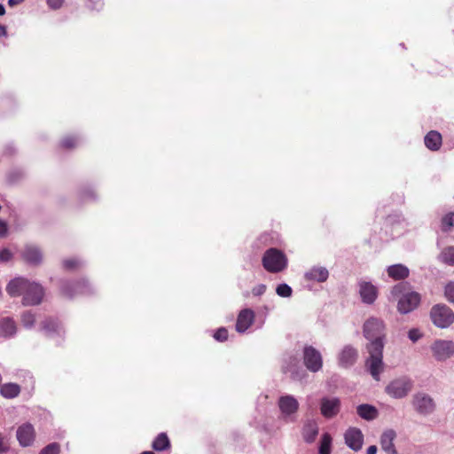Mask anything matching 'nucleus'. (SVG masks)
I'll return each instance as SVG.
<instances>
[{
	"mask_svg": "<svg viewBox=\"0 0 454 454\" xmlns=\"http://www.w3.org/2000/svg\"><path fill=\"white\" fill-rule=\"evenodd\" d=\"M6 292L11 297L22 296L24 306L38 305L44 296V289L39 283L22 277L12 279L6 286Z\"/></svg>",
	"mask_w": 454,
	"mask_h": 454,
	"instance_id": "obj_1",
	"label": "nucleus"
},
{
	"mask_svg": "<svg viewBox=\"0 0 454 454\" xmlns=\"http://www.w3.org/2000/svg\"><path fill=\"white\" fill-rule=\"evenodd\" d=\"M404 284L395 285L391 290V295L398 299L397 309L402 314H407L415 309L420 301V296L416 292H405Z\"/></svg>",
	"mask_w": 454,
	"mask_h": 454,
	"instance_id": "obj_2",
	"label": "nucleus"
},
{
	"mask_svg": "<svg viewBox=\"0 0 454 454\" xmlns=\"http://www.w3.org/2000/svg\"><path fill=\"white\" fill-rule=\"evenodd\" d=\"M383 348L384 343L380 341L366 345L369 357L366 359L365 366L375 380H380L383 371Z\"/></svg>",
	"mask_w": 454,
	"mask_h": 454,
	"instance_id": "obj_3",
	"label": "nucleus"
},
{
	"mask_svg": "<svg viewBox=\"0 0 454 454\" xmlns=\"http://www.w3.org/2000/svg\"><path fill=\"white\" fill-rule=\"evenodd\" d=\"M262 264L266 271L279 273L287 268L288 259L281 250L272 247L263 253Z\"/></svg>",
	"mask_w": 454,
	"mask_h": 454,
	"instance_id": "obj_4",
	"label": "nucleus"
},
{
	"mask_svg": "<svg viewBox=\"0 0 454 454\" xmlns=\"http://www.w3.org/2000/svg\"><path fill=\"white\" fill-rule=\"evenodd\" d=\"M385 331L386 325L384 321L376 317H370L365 320L363 325L364 336L370 341L369 343H374L376 341L384 343Z\"/></svg>",
	"mask_w": 454,
	"mask_h": 454,
	"instance_id": "obj_5",
	"label": "nucleus"
},
{
	"mask_svg": "<svg viewBox=\"0 0 454 454\" xmlns=\"http://www.w3.org/2000/svg\"><path fill=\"white\" fill-rule=\"evenodd\" d=\"M413 387V381L407 376L391 380L385 387V393L395 399L406 397Z\"/></svg>",
	"mask_w": 454,
	"mask_h": 454,
	"instance_id": "obj_6",
	"label": "nucleus"
},
{
	"mask_svg": "<svg viewBox=\"0 0 454 454\" xmlns=\"http://www.w3.org/2000/svg\"><path fill=\"white\" fill-rule=\"evenodd\" d=\"M411 405L415 411L421 416H429L436 409L434 398L425 392H417L412 395Z\"/></svg>",
	"mask_w": 454,
	"mask_h": 454,
	"instance_id": "obj_7",
	"label": "nucleus"
},
{
	"mask_svg": "<svg viewBox=\"0 0 454 454\" xmlns=\"http://www.w3.org/2000/svg\"><path fill=\"white\" fill-rule=\"evenodd\" d=\"M433 324L439 328H447L454 323V312L444 304L434 305L430 311Z\"/></svg>",
	"mask_w": 454,
	"mask_h": 454,
	"instance_id": "obj_8",
	"label": "nucleus"
},
{
	"mask_svg": "<svg viewBox=\"0 0 454 454\" xmlns=\"http://www.w3.org/2000/svg\"><path fill=\"white\" fill-rule=\"evenodd\" d=\"M430 350L437 362H444L454 356V341L437 339L431 344Z\"/></svg>",
	"mask_w": 454,
	"mask_h": 454,
	"instance_id": "obj_9",
	"label": "nucleus"
},
{
	"mask_svg": "<svg viewBox=\"0 0 454 454\" xmlns=\"http://www.w3.org/2000/svg\"><path fill=\"white\" fill-rule=\"evenodd\" d=\"M278 405L284 420L288 422L294 421L295 414L299 409V403L294 395H281L278 398Z\"/></svg>",
	"mask_w": 454,
	"mask_h": 454,
	"instance_id": "obj_10",
	"label": "nucleus"
},
{
	"mask_svg": "<svg viewBox=\"0 0 454 454\" xmlns=\"http://www.w3.org/2000/svg\"><path fill=\"white\" fill-rule=\"evenodd\" d=\"M303 364L311 372H317L323 367V357L319 350L313 346H305L303 348Z\"/></svg>",
	"mask_w": 454,
	"mask_h": 454,
	"instance_id": "obj_11",
	"label": "nucleus"
},
{
	"mask_svg": "<svg viewBox=\"0 0 454 454\" xmlns=\"http://www.w3.org/2000/svg\"><path fill=\"white\" fill-rule=\"evenodd\" d=\"M61 293L67 298H73L77 294H89L91 293V286L85 281H80L77 283H72L69 281H64L61 285Z\"/></svg>",
	"mask_w": 454,
	"mask_h": 454,
	"instance_id": "obj_12",
	"label": "nucleus"
},
{
	"mask_svg": "<svg viewBox=\"0 0 454 454\" xmlns=\"http://www.w3.org/2000/svg\"><path fill=\"white\" fill-rule=\"evenodd\" d=\"M340 409V401L337 397H323L320 401L321 414L326 418L331 419L336 416Z\"/></svg>",
	"mask_w": 454,
	"mask_h": 454,
	"instance_id": "obj_13",
	"label": "nucleus"
},
{
	"mask_svg": "<svg viewBox=\"0 0 454 454\" xmlns=\"http://www.w3.org/2000/svg\"><path fill=\"white\" fill-rule=\"evenodd\" d=\"M359 294L361 300L365 304H372L378 297L377 287L369 281L360 280L358 282Z\"/></svg>",
	"mask_w": 454,
	"mask_h": 454,
	"instance_id": "obj_14",
	"label": "nucleus"
},
{
	"mask_svg": "<svg viewBox=\"0 0 454 454\" xmlns=\"http://www.w3.org/2000/svg\"><path fill=\"white\" fill-rule=\"evenodd\" d=\"M16 436L20 446H30L35 438V428L30 423H25L18 427Z\"/></svg>",
	"mask_w": 454,
	"mask_h": 454,
	"instance_id": "obj_15",
	"label": "nucleus"
},
{
	"mask_svg": "<svg viewBox=\"0 0 454 454\" xmlns=\"http://www.w3.org/2000/svg\"><path fill=\"white\" fill-rule=\"evenodd\" d=\"M345 442L354 451L361 450L364 442V435L360 429L351 427L345 433Z\"/></svg>",
	"mask_w": 454,
	"mask_h": 454,
	"instance_id": "obj_16",
	"label": "nucleus"
},
{
	"mask_svg": "<svg viewBox=\"0 0 454 454\" xmlns=\"http://www.w3.org/2000/svg\"><path fill=\"white\" fill-rule=\"evenodd\" d=\"M254 312L251 309H242L237 318L236 331L239 333H245L254 323Z\"/></svg>",
	"mask_w": 454,
	"mask_h": 454,
	"instance_id": "obj_17",
	"label": "nucleus"
},
{
	"mask_svg": "<svg viewBox=\"0 0 454 454\" xmlns=\"http://www.w3.org/2000/svg\"><path fill=\"white\" fill-rule=\"evenodd\" d=\"M357 350L350 345L345 346L338 356L339 364L341 367L352 366L357 359Z\"/></svg>",
	"mask_w": 454,
	"mask_h": 454,
	"instance_id": "obj_18",
	"label": "nucleus"
},
{
	"mask_svg": "<svg viewBox=\"0 0 454 454\" xmlns=\"http://www.w3.org/2000/svg\"><path fill=\"white\" fill-rule=\"evenodd\" d=\"M22 257L32 265H39L43 261L42 251L35 245H27L22 251Z\"/></svg>",
	"mask_w": 454,
	"mask_h": 454,
	"instance_id": "obj_19",
	"label": "nucleus"
},
{
	"mask_svg": "<svg viewBox=\"0 0 454 454\" xmlns=\"http://www.w3.org/2000/svg\"><path fill=\"white\" fill-rule=\"evenodd\" d=\"M329 271L325 267L314 266L304 273V278L308 281L323 283L327 280Z\"/></svg>",
	"mask_w": 454,
	"mask_h": 454,
	"instance_id": "obj_20",
	"label": "nucleus"
},
{
	"mask_svg": "<svg viewBox=\"0 0 454 454\" xmlns=\"http://www.w3.org/2000/svg\"><path fill=\"white\" fill-rule=\"evenodd\" d=\"M395 436L396 434L393 429L384 431L380 436L381 449L387 454H397L394 445Z\"/></svg>",
	"mask_w": 454,
	"mask_h": 454,
	"instance_id": "obj_21",
	"label": "nucleus"
},
{
	"mask_svg": "<svg viewBox=\"0 0 454 454\" xmlns=\"http://www.w3.org/2000/svg\"><path fill=\"white\" fill-rule=\"evenodd\" d=\"M16 322L9 317H3L0 320V336L4 338H11L16 334Z\"/></svg>",
	"mask_w": 454,
	"mask_h": 454,
	"instance_id": "obj_22",
	"label": "nucleus"
},
{
	"mask_svg": "<svg viewBox=\"0 0 454 454\" xmlns=\"http://www.w3.org/2000/svg\"><path fill=\"white\" fill-rule=\"evenodd\" d=\"M42 330L49 337L60 336L64 331L59 322L53 318H47L42 323Z\"/></svg>",
	"mask_w": 454,
	"mask_h": 454,
	"instance_id": "obj_23",
	"label": "nucleus"
},
{
	"mask_svg": "<svg viewBox=\"0 0 454 454\" xmlns=\"http://www.w3.org/2000/svg\"><path fill=\"white\" fill-rule=\"evenodd\" d=\"M425 145L431 151H437L442 145V135L435 130L429 131L425 137Z\"/></svg>",
	"mask_w": 454,
	"mask_h": 454,
	"instance_id": "obj_24",
	"label": "nucleus"
},
{
	"mask_svg": "<svg viewBox=\"0 0 454 454\" xmlns=\"http://www.w3.org/2000/svg\"><path fill=\"white\" fill-rule=\"evenodd\" d=\"M390 278L395 280L404 279L409 276V269L403 264L391 265L387 270Z\"/></svg>",
	"mask_w": 454,
	"mask_h": 454,
	"instance_id": "obj_25",
	"label": "nucleus"
},
{
	"mask_svg": "<svg viewBox=\"0 0 454 454\" xmlns=\"http://www.w3.org/2000/svg\"><path fill=\"white\" fill-rule=\"evenodd\" d=\"M318 434V426L316 421H309L304 425L302 435L306 442L311 443Z\"/></svg>",
	"mask_w": 454,
	"mask_h": 454,
	"instance_id": "obj_26",
	"label": "nucleus"
},
{
	"mask_svg": "<svg viewBox=\"0 0 454 454\" xmlns=\"http://www.w3.org/2000/svg\"><path fill=\"white\" fill-rule=\"evenodd\" d=\"M356 412L365 420H372L377 418L378 411L371 404H360L356 407Z\"/></svg>",
	"mask_w": 454,
	"mask_h": 454,
	"instance_id": "obj_27",
	"label": "nucleus"
},
{
	"mask_svg": "<svg viewBox=\"0 0 454 454\" xmlns=\"http://www.w3.org/2000/svg\"><path fill=\"white\" fill-rule=\"evenodd\" d=\"M20 393V387L16 383L4 384L0 388V394L5 398H14Z\"/></svg>",
	"mask_w": 454,
	"mask_h": 454,
	"instance_id": "obj_28",
	"label": "nucleus"
},
{
	"mask_svg": "<svg viewBox=\"0 0 454 454\" xmlns=\"http://www.w3.org/2000/svg\"><path fill=\"white\" fill-rule=\"evenodd\" d=\"M438 259L450 266H454V246H450L442 250Z\"/></svg>",
	"mask_w": 454,
	"mask_h": 454,
	"instance_id": "obj_29",
	"label": "nucleus"
},
{
	"mask_svg": "<svg viewBox=\"0 0 454 454\" xmlns=\"http://www.w3.org/2000/svg\"><path fill=\"white\" fill-rule=\"evenodd\" d=\"M20 321L24 328H34L36 321V315L32 310H26L20 315Z\"/></svg>",
	"mask_w": 454,
	"mask_h": 454,
	"instance_id": "obj_30",
	"label": "nucleus"
},
{
	"mask_svg": "<svg viewBox=\"0 0 454 454\" xmlns=\"http://www.w3.org/2000/svg\"><path fill=\"white\" fill-rule=\"evenodd\" d=\"M170 442L165 433H160L153 441V448L155 450L162 451L169 448Z\"/></svg>",
	"mask_w": 454,
	"mask_h": 454,
	"instance_id": "obj_31",
	"label": "nucleus"
},
{
	"mask_svg": "<svg viewBox=\"0 0 454 454\" xmlns=\"http://www.w3.org/2000/svg\"><path fill=\"white\" fill-rule=\"evenodd\" d=\"M454 227V212H450L442 216L441 221V229L444 232H449Z\"/></svg>",
	"mask_w": 454,
	"mask_h": 454,
	"instance_id": "obj_32",
	"label": "nucleus"
},
{
	"mask_svg": "<svg viewBox=\"0 0 454 454\" xmlns=\"http://www.w3.org/2000/svg\"><path fill=\"white\" fill-rule=\"evenodd\" d=\"M331 443L332 437L329 434L325 433L322 435L320 446H319V454H331Z\"/></svg>",
	"mask_w": 454,
	"mask_h": 454,
	"instance_id": "obj_33",
	"label": "nucleus"
},
{
	"mask_svg": "<svg viewBox=\"0 0 454 454\" xmlns=\"http://www.w3.org/2000/svg\"><path fill=\"white\" fill-rule=\"evenodd\" d=\"M276 293L278 296L283 298H289L292 295L293 290L287 284H279L276 288Z\"/></svg>",
	"mask_w": 454,
	"mask_h": 454,
	"instance_id": "obj_34",
	"label": "nucleus"
},
{
	"mask_svg": "<svg viewBox=\"0 0 454 454\" xmlns=\"http://www.w3.org/2000/svg\"><path fill=\"white\" fill-rule=\"evenodd\" d=\"M60 446L57 442H52L45 446L39 454H59Z\"/></svg>",
	"mask_w": 454,
	"mask_h": 454,
	"instance_id": "obj_35",
	"label": "nucleus"
},
{
	"mask_svg": "<svg viewBox=\"0 0 454 454\" xmlns=\"http://www.w3.org/2000/svg\"><path fill=\"white\" fill-rule=\"evenodd\" d=\"M79 143V139L76 137H67L62 139L61 145L67 149H72L75 147Z\"/></svg>",
	"mask_w": 454,
	"mask_h": 454,
	"instance_id": "obj_36",
	"label": "nucleus"
},
{
	"mask_svg": "<svg viewBox=\"0 0 454 454\" xmlns=\"http://www.w3.org/2000/svg\"><path fill=\"white\" fill-rule=\"evenodd\" d=\"M82 265L81 261L76 258L66 259L63 261V267L66 270H74Z\"/></svg>",
	"mask_w": 454,
	"mask_h": 454,
	"instance_id": "obj_37",
	"label": "nucleus"
},
{
	"mask_svg": "<svg viewBox=\"0 0 454 454\" xmlns=\"http://www.w3.org/2000/svg\"><path fill=\"white\" fill-rule=\"evenodd\" d=\"M80 197L83 201H87L96 199V194L91 188H85L80 192Z\"/></svg>",
	"mask_w": 454,
	"mask_h": 454,
	"instance_id": "obj_38",
	"label": "nucleus"
},
{
	"mask_svg": "<svg viewBox=\"0 0 454 454\" xmlns=\"http://www.w3.org/2000/svg\"><path fill=\"white\" fill-rule=\"evenodd\" d=\"M444 294L450 302L454 303V282H450L446 285Z\"/></svg>",
	"mask_w": 454,
	"mask_h": 454,
	"instance_id": "obj_39",
	"label": "nucleus"
},
{
	"mask_svg": "<svg viewBox=\"0 0 454 454\" xmlns=\"http://www.w3.org/2000/svg\"><path fill=\"white\" fill-rule=\"evenodd\" d=\"M217 341H225L228 339V331L224 327L219 328L214 334Z\"/></svg>",
	"mask_w": 454,
	"mask_h": 454,
	"instance_id": "obj_40",
	"label": "nucleus"
},
{
	"mask_svg": "<svg viewBox=\"0 0 454 454\" xmlns=\"http://www.w3.org/2000/svg\"><path fill=\"white\" fill-rule=\"evenodd\" d=\"M12 258V254L9 249L4 248V249L0 250V263L7 262Z\"/></svg>",
	"mask_w": 454,
	"mask_h": 454,
	"instance_id": "obj_41",
	"label": "nucleus"
},
{
	"mask_svg": "<svg viewBox=\"0 0 454 454\" xmlns=\"http://www.w3.org/2000/svg\"><path fill=\"white\" fill-rule=\"evenodd\" d=\"M267 286L264 284H259L253 287L252 294L254 296L262 295L266 292Z\"/></svg>",
	"mask_w": 454,
	"mask_h": 454,
	"instance_id": "obj_42",
	"label": "nucleus"
},
{
	"mask_svg": "<svg viewBox=\"0 0 454 454\" xmlns=\"http://www.w3.org/2000/svg\"><path fill=\"white\" fill-rule=\"evenodd\" d=\"M408 337L412 342H416L421 338V333L418 329H411L408 333Z\"/></svg>",
	"mask_w": 454,
	"mask_h": 454,
	"instance_id": "obj_43",
	"label": "nucleus"
},
{
	"mask_svg": "<svg viewBox=\"0 0 454 454\" xmlns=\"http://www.w3.org/2000/svg\"><path fill=\"white\" fill-rule=\"evenodd\" d=\"M46 1H47V4L49 5V7L53 10L59 9L62 6L63 2H64V0H46Z\"/></svg>",
	"mask_w": 454,
	"mask_h": 454,
	"instance_id": "obj_44",
	"label": "nucleus"
},
{
	"mask_svg": "<svg viewBox=\"0 0 454 454\" xmlns=\"http://www.w3.org/2000/svg\"><path fill=\"white\" fill-rule=\"evenodd\" d=\"M8 232V225L7 223L4 220H0V238H4L7 235Z\"/></svg>",
	"mask_w": 454,
	"mask_h": 454,
	"instance_id": "obj_45",
	"label": "nucleus"
},
{
	"mask_svg": "<svg viewBox=\"0 0 454 454\" xmlns=\"http://www.w3.org/2000/svg\"><path fill=\"white\" fill-rule=\"evenodd\" d=\"M8 450V446L4 442V436L0 434V454L4 453Z\"/></svg>",
	"mask_w": 454,
	"mask_h": 454,
	"instance_id": "obj_46",
	"label": "nucleus"
},
{
	"mask_svg": "<svg viewBox=\"0 0 454 454\" xmlns=\"http://www.w3.org/2000/svg\"><path fill=\"white\" fill-rule=\"evenodd\" d=\"M25 0H8V5L10 7H14L20 4H22Z\"/></svg>",
	"mask_w": 454,
	"mask_h": 454,
	"instance_id": "obj_47",
	"label": "nucleus"
},
{
	"mask_svg": "<svg viewBox=\"0 0 454 454\" xmlns=\"http://www.w3.org/2000/svg\"><path fill=\"white\" fill-rule=\"evenodd\" d=\"M377 450L378 449L375 445H371L367 448L366 454H376Z\"/></svg>",
	"mask_w": 454,
	"mask_h": 454,
	"instance_id": "obj_48",
	"label": "nucleus"
},
{
	"mask_svg": "<svg viewBox=\"0 0 454 454\" xmlns=\"http://www.w3.org/2000/svg\"><path fill=\"white\" fill-rule=\"evenodd\" d=\"M4 13H5V8L2 4H0V16L4 15Z\"/></svg>",
	"mask_w": 454,
	"mask_h": 454,
	"instance_id": "obj_49",
	"label": "nucleus"
},
{
	"mask_svg": "<svg viewBox=\"0 0 454 454\" xmlns=\"http://www.w3.org/2000/svg\"><path fill=\"white\" fill-rule=\"evenodd\" d=\"M0 29L1 30H4V35L6 34V31H5V27L4 26H0Z\"/></svg>",
	"mask_w": 454,
	"mask_h": 454,
	"instance_id": "obj_50",
	"label": "nucleus"
},
{
	"mask_svg": "<svg viewBox=\"0 0 454 454\" xmlns=\"http://www.w3.org/2000/svg\"><path fill=\"white\" fill-rule=\"evenodd\" d=\"M140 454H154L153 451H144Z\"/></svg>",
	"mask_w": 454,
	"mask_h": 454,
	"instance_id": "obj_51",
	"label": "nucleus"
},
{
	"mask_svg": "<svg viewBox=\"0 0 454 454\" xmlns=\"http://www.w3.org/2000/svg\"><path fill=\"white\" fill-rule=\"evenodd\" d=\"M283 370H284V372H287V371H288V368H287V367H286V366H283Z\"/></svg>",
	"mask_w": 454,
	"mask_h": 454,
	"instance_id": "obj_52",
	"label": "nucleus"
}]
</instances>
